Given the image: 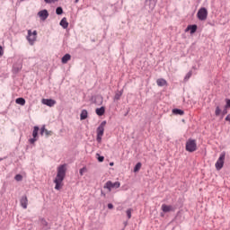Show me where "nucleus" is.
Masks as SVG:
<instances>
[{"label": "nucleus", "mask_w": 230, "mask_h": 230, "mask_svg": "<svg viewBox=\"0 0 230 230\" xmlns=\"http://www.w3.org/2000/svg\"><path fill=\"white\" fill-rule=\"evenodd\" d=\"M69 60H71V55L66 54L65 56H63L61 62H62V64H67V62H69Z\"/></svg>", "instance_id": "obj_18"}, {"label": "nucleus", "mask_w": 230, "mask_h": 230, "mask_svg": "<svg viewBox=\"0 0 230 230\" xmlns=\"http://www.w3.org/2000/svg\"><path fill=\"white\" fill-rule=\"evenodd\" d=\"M39 17H40L41 21H46L48 17H49V13H48V10L44 9L38 13Z\"/></svg>", "instance_id": "obj_10"}, {"label": "nucleus", "mask_w": 230, "mask_h": 230, "mask_svg": "<svg viewBox=\"0 0 230 230\" xmlns=\"http://www.w3.org/2000/svg\"><path fill=\"white\" fill-rule=\"evenodd\" d=\"M44 1H45V3H47V4H50V3H52L51 0H44Z\"/></svg>", "instance_id": "obj_39"}, {"label": "nucleus", "mask_w": 230, "mask_h": 230, "mask_svg": "<svg viewBox=\"0 0 230 230\" xmlns=\"http://www.w3.org/2000/svg\"><path fill=\"white\" fill-rule=\"evenodd\" d=\"M161 209L164 213H171V211H175L173 206L166 204H163Z\"/></svg>", "instance_id": "obj_9"}, {"label": "nucleus", "mask_w": 230, "mask_h": 230, "mask_svg": "<svg viewBox=\"0 0 230 230\" xmlns=\"http://www.w3.org/2000/svg\"><path fill=\"white\" fill-rule=\"evenodd\" d=\"M75 3H78V1H80V0H75Z\"/></svg>", "instance_id": "obj_42"}, {"label": "nucleus", "mask_w": 230, "mask_h": 230, "mask_svg": "<svg viewBox=\"0 0 230 230\" xmlns=\"http://www.w3.org/2000/svg\"><path fill=\"white\" fill-rule=\"evenodd\" d=\"M39 136V126H35L32 131V137H38Z\"/></svg>", "instance_id": "obj_24"}, {"label": "nucleus", "mask_w": 230, "mask_h": 230, "mask_svg": "<svg viewBox=\"0 0 230 230\" xmlns=\"http://www.w3.org/2000/svg\"><path fill=\"white\" fill-rule=\"evenodd\" d=\"M56 13L57 15H62V13H64V9H62V7H57L56 9Z\"/></svg>", "instance_id": "obj_26"}, {"label": "nucleus", "mask_w": 230, "mask_h": 230, "mask_svg": "<svg viewBox=\"0 0 230 230\" xmlns=\"http://www.w3.org/2000/svg\"><path fill=\"white\" fill-rule=\"evenodd\" d=\"M14 179H15V181H17V182H21V181H22V175L16 174Z\"/></svg>", "instance_id": "obj_30"}, {"label": "nucleus", "mask_w": 230, "mask_h": 230, "mask_svg": "<svg viewBox=\"0 0 230 230\" xmlns=\"http://www.w3.org/2000/svg\"><path fill=\"white\" fill-rule=\"evenodd\" d=\"M224 161H226V152L220 154L219 158L216 162V169L220 171L221 168H224Z\"/></svg>", "instance_id": "obj_6"}, {"label": "nucleus", "mask_w": 230, "mask_h": 230, "mask_svg": "<svg viewBox=\"0 0 230 230\" xmlns=\"http://www.w3.org/2000/svg\"><path fill=\"white\" fill-rule=\"evenodd\" d=\"M222 115V107L220 105L216 106V111H215V116H220Z\"/></svg>", "instance_id": "obj_23"}, {"label": "nucleus", "mask_w": 230, "mask_h": 230, "mask_svg": "<svg viewBox=\"0 0 230 230\" xmlns=\"http://www.w3.org/2000/svg\"><path fill=\"white\" fill-rule=\"evenodd\" d=\"M20 204L23 209H28V197L22 196L20 199Z\"/></svg>", "instance_id": "obj_11"}, {"label": "nucleus", "mask_w": 230, "mask_h": 230, "mask_svg": "<svg viewBox=\"0 0 230 230\" xmlns=\"http://www.w3.org/2000/svg\"><path fill=\"white\" fill-rule=\"evenodd\" d=\"M66 164H61L58 167V173L54 180V182L56 183L55 190H60L62 188V182L64 181V179L66 178Z\"/></svg>", "instance_id": "obj_1"}, {"label": "nucleus", "mask_w": 230, "mask_h": 230, "mask_svg": "<svg viewBox=\"0 0 230 230\" xmlns=\"http://www.w3.org/2000/svg\"><path fill=\"white\" fill-rule=\"evenodd\" d=\"M125 226H127V223H124Z\"/></svg>", "instance_id": "obj_43"}, {"label": "nucleus", "mask_w": 230, "mask_h": 230, "mask_svg": "<svg viewBox=\"0 0 230 230\" xmlns=\"http://www.w3.org/2000/svg\"><path fill=\"white\" fill-rule=\"evenodd\" d=\"M102 195H103V197H105V193H103V191H102Z\"/></svg>", "instance_id": "obj_41"}, {"label": "nucleus", "mask_w": 230, "mask_h": 230, "mask_svg": "<svg viewBox=\"0 0 230 230\" xmlns=\"http://www.w3.org/2000/svg\"><path fill=\"white\" fill-rule=\"evenodd\" d=\"M193 75V72L192 71H189L185 77H184V82H188V80H190V78H191V75Z\"/></svg>", "instance_id": "obj_25"}, {"label": "nucleus", "mask_w": 230, "mask_h": 230, "mask_svg": "<svg viewBox=\"0 0 230 230\" xmlns=\"http://www.w3.org/2000/svg\"><path fill=\"white\" fill-rule=\"evenodd\" d=\"M110 166H114V163H111V164H110Z\"/></svg>", "instance_id": "obj_40"}, {"label": "nucleus", "mask_w": 230, "mask_h": 230, "mask_svg": "<svg viewBox=\"0 0 230 230\" xmlns=\"http://www.w3.org/2000/svg\"><path fill=\"white\" fill-rule=\"evenodd\" d=\"M108 209H114V205H112V203H109Z\"/></svg>", "instance_id": "obj_37"}, {"label": "nucleus", "mask_w": 230, "mask_h": 230, "mask_svg": "<svg viewBox=\"0 0 230 230\" xmlns=\"http://www.w3.org/2000/svg\"><path fill=\"white\" fill-rule=\"evenodd\" d=\"M156 84L158 85V87H164V85L166 84V80L160 78L156 80Z\"/></svg>", "instance_id": "obj_21"}, {"label": "nucleus", "mask_w": 230, "mask_h": 230, "mask_svg": "<svg viewBox=\"0 0 230 230\" xmlns=\"http://www.w3.org/2000/svg\"><path fill=\"white\" fill-rule=\"evenodd\" d=\"M97 156V161H99V163H103V161H105V157L100 155V154H96Z\"/></svg>", "instance_id": "obj_27"}, {"label": "nucleus", "mask_w": 230, "mask_h": 230, "mask_svg": "<svg viewBox=\"0 0 230 230\" xmlns=\"http://www.w3.org/2000/svg\"><path fill=\"white\" fill-rule=\"evenodd\" d=\"M121 96H123V90L121 91H119L115 93V96H114V102H118V100H120Z\"/></svg>", "instance_id": "obj_22"}, {"label": "nucleus", "mask_w": 230, "mask_h": 230, "mask_svg": "<svg viewBox=\"0 0 230 230\" xmlns=\"http://www.w3.org/2000/svg\"><path fill=\"white\" fill-rule=\"evenodd\" d=\"M172 114H175V116H182L184 114V111L181 109H172Z\"/></svg>", "instance_id": "obj_20"}, {"label": "nucleus", "mask_w": 230, "mask_h": 230, "mask_svg": "<svg viewBox=\"0 0 230 230\" xmlns=\"http://www.w3.org/2000/svg\"><path fill=\"white\" fill-rule=\"evenodd\" d=\"M41 103L47 105V107H54L57 104V101L53 99H42Z\"/></svg>", "instance_id": "obj_8"}, {"label": "nucleus", "mask_w": 230, "mask_h": 230, "mask_svg": "<svg viewBox=\"0 0 230 230\" xmlns=\"http://www.w3.org/2000/svg\"><path fill=\"white\" fill-rule=\"evenodd\" d=\"M227 114V108H226V106L224 107V109L221 111V118H224V116Z\"/></svg>", "instance_id": "obj_31"}, {"label": "nucleus", "mask_w": 230, "mask_h": 230, "mask_svg": "<svg viewBox=\"0 0 230 230\" xmlns=\"http://www.w3.org/2000/svg\"><path fill=\"white\" fill-rule=\"evenodd\" d=\"M226 121H229L230 122V114H228L226 117Z\"/></svg>", "instance_id": "obj_38"}, {"label": "nucleus", "mask_w": 230, "mask_h": 230, "mask_svg": "<svg viewBox=\"0 0 230 230\" xmlns=\"http://www.w3.org/2000/svg\"><path fill=\"white\" fill-rule=\"evenodd\" d=\"M26 40H28L30 46H34L35 42H37V31H31V30H28Z\"/></svg>", "instance_id": "obj_2"}, {"label": "nucleus", "mask_w": 230, "mask_h": 230, "mask_svg": "<svg viewBox=\"0 0 230 230\" xmlns=\"http://www.w3.org/2000/svg\"><path fill=\"white\" fill-rule=\"evenodd\" d=\"M59 24L64 30H67V28L69 26V22H67V18H66V17L62 18Z\"/></svg>", "instance_id": "obj_12"}, {"label": "nucleus", "mask_w": 230, "mask_h": 230, "mask_svg": "<svg viewBox=\"0 0 230 230\" xmlns=\"http://www.w3.org/2000/svg\"><path fill=\"white\" fill-rule=\"evenodd\" d=\"M22 1H25V0H22Z\"/></svg>", "instance_id": "obj_44"}, {"label": "nucleus", "mask_w": 230, "mask_h": 230, "mask_svg": "<svg viewBox=\"0 0 230 230\" xmlns=\"http://www.w3.org/2000/svg\"><path fill=\"white\" fill-rule=\"evenodd\" d=\"M41 226H43V227H48V221H46V219L42 218L40 220Z\"/></svg>", "instance_id": "obj_32"}, {"label": "nucleus", "mask_w": 230, "mask_h": 230, "mask_svg": "<svg viewBox=\"0 0 230 230\" xmlns=\"http://www.w3.org/2000/svg\"><path fill=\"white\" fill-rule=\"evenodd\" d=\"M95 112L97 116H103V114H105V107L102 106L101 108H97Z\"/></svg>", "instance_id": "obj_16"}, {"label": "nucleus", "mask_w": 230, "mask_h": 230, "mask_svg": "<svg viewBox=\"0 0 230 230\" xmlns=\"http://www.w3.org/2000/svg\"><path fill=\"white\" fill-rule=\"evenodd\" d=\"M226 109L230 108V99H226V104L225 105Z\"/></svg>", "instance_id": "obj_35"}, {"label": "nucleus", "mask_w": 230, "mask_h": 230, "mask_svg": "<svg viewBox=\"0 0 230 230\" xmlns=\"http://www.w3.org/2000/svg\"><path fill=\"white\" fill-rule=\"evenodd\" d=\"M185 148L187 152H195L197 150V141L195 139L190 138L186 142Z\"/></svg>", "instance_id": "obj_5"}, {"label": "nucleus", "mask_w": 230, "mask_h": 230, "mask_svg": "<svg viewBox=\"0 0 230 230\" xmlns=\"http://www.w3.org/2000/svg\"><path fill=\"white\" fill-rule=\"evenodd\" d=\"M138 170H141V163H137L134 167L135 172H137Z\"/></svg>", "instance_id": "obj_28"}, {"label": "nucleus", "mask_w": 230, "mask_h": 230, "mask_svg": "<svg viewBox=\"0 0 230 230\" xmlns=\"http://www.w3.org/2000/svg\"><path fill=\"white\" fill-rule=\"evenodd\" d=\"M105 125H107V121L103 120L97 128V141L99 143H102V137H103V132H105Z\"/></svg>", "instance_id": "obj_4"}, {"label": "nucleus", "mask_w": 230, "mask_h": 230, "mask_svg": "<svg viewBox=\"0 0 230 230\" xmlns=\"http://www.w3.org/2000/svg\"><path fill=\"white\" fill-rule=\"evenodd\" d=\"M15 103H17V105L23 106V105H26V100L22 97H20L15 100Z\"/></svg>", "instance_id": "obj_19"}, {"label": "nucleus", "mask_w": 230, "mask_h": 230, "mask_svg": "<svg viewBox=\"0 0 230 230\" xmlns=\"http://www.w3.org/2000/svg\"><path fill=\"white\" fill-rule=\"evenodd\" d=\"M87 169L85 167L81 168L79 171L80 175H84V173H85Z\"/></svg>", "instance_id": "obj_33"}, {"label": "nucleus", "mask_w": 230, "mask_h": 230, "mask_svg": "<svg viewBox=\"0 0 230 230\" xmlns=\"http://www.w3.org/2000/svg\"><path fill=\"white\" fill-rule=\"evenodd\" d=\"M35 141H37V137H33L32 138L29 139V142L31 143V145H33L35 143Z\"/></svg>", "instance_id": "obj_34"}, {"label": "nucleus", "mask_w": 230, "mask_h": 230, "mask_svg": "<svg viewBox=\"0 0 230 230\" xmlns=\"http://www.w3.org/2000/svg\"><path fill=\"white\" fill-rule=\"evenodd\" d=\"M22 69V63H16L13 66V72L17 74Z\"/></svg>", "instance_id": "obj_13"}, {"label": "nucleus", "mask_w": 230, "mask_h": 230, "mask_svg": "<svg viewBox=\"0 0 230 230\" xmlns=\"http://www.w3.org/2000/svg\"><path fill=\"white\" fill-rule=\"evenodd\" d=\"M119 186H121V183H119V181H115L112 182L111 181H108L103 188L104 190H108V193H111L112 191V190H118V188H119Z\"/></svg>", "instance_id": "obj_3"}, {"label": "nucleus", "mask_w": 230, "mask_h": 230, "mask_svg": "<svg viewBox=\"0 0 230 230\" xmlns=\"http://www.w3.org/2000/svg\"><path fill=\"white\" fill-rule=\"evenodd\" d=\"M44 134L46 135L47 137H49V136H51L52 132L48 130V129H46V127L43 126L40 128V135L44 136Z\"/></svg>", "instance_id": "obj_14"}, {"label": "nucleus", "mask_w": 230, "mask_h": 230, "mask_svg": "<svg viewBox=\"0 0 230 230\" xmlns=\"http://www.w3.org/2000/svg\"><path fill=\"white\" fill-rule=\"evenodd\" d=\"M197 17L199 21H206L208 19V9L201 7L197 13Z\"/></svg>", "instance_id": "obj_7"}, {"label": "nucleus", "mask_w": 230, "mask_h": 230, "mask_svg": "<svg viewBox=\"0 0 230 230\" xmlns=\"http://www.w3.org/2000/svg\"><path fill=\"white\" fill-rule=\"evenodd\" d=\"M88 116H89V112H87V110H82L80 114V119L81 120L87 119Z\"/></svg>", "instance_id": "obj_15"}, {"label": "nucleus", "mask_w": 230, "mask_h": 230, "mask_svg": "<svg viewBox=\"0 0 230 230\" xmlns=\"http://www.w3.org/2000/svg\"><path fill=\"white\" fill-rule=\"evenodd\" d=\"M4 55V49H3V47L0 45V57H3Z\"/></svg>", "instance_id": "obj_36"}, {"label": "nucleus", "mask_w": 230, "mask_h": 230, "mask_svg": "<svg viewBox=\"0 0 230 230\" xmlns=\"http://www.w3.org/2000/svg\"><path fill=\"white\" fill-rule=\"evenodd\" d=\"M186 31H190V34L195 33V31H197V25H189L186 29Z\"/></svg>", "instance_id": "obj_17"}, {"label": "nucleus", "mask_w": 230, "mask_h": 230, "mask_svg": "<svg viewBox=\"0 0 230 230\" xmlns=\"http://www.w3.org/2000/svg\"><path fill=\"white\" fill-rule=\"evenodd\" d=\"M127 217L128 219L132 218V209L129 208L126 211Z\"/></svg>", "instance_id": "obj_29"}]
</instances>
